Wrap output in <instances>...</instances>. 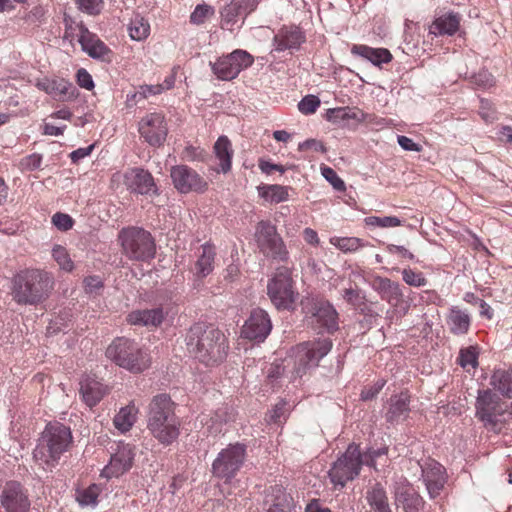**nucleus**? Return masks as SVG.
Listing matches in <instances>:
<instances>
[{
  "instance_id": "f257e3e1",
  "label": "nucleus",
  "mask_w": 512,
  "mask_h": 512,
  "mask_svg": "<svg viewBox=\"0 0 512 512\" xmlns=\"http://www.w3.org/2000/svg\"><path fill=\"white\" fill-rule=\"evenodd\" d=\"M187 350L207 366L222 362L228 351L225 335L213 326L194 324L186 335Z\"/></svg>"
},
{
  "instance_id": "f03ea898",
  "label": "nucleus",
  "mask_w": 512,
  "mask_h": 512,
  "mask_svg": "<svg viewBox=\"0 0 512 512\" xmlns=\"http://www.w3.org/2000/svg\"><path fill=\"white\" fill-rule=\"evenodd\" d=\"M168 394L155 395L148 406L147 429L162 445L172 444L180 434L181 421Z\"/></svg>"
},
{
  "instance_id": "7ed1b4c3",
  "label": "nucleus",
  "mask_w": 512,
  "mask_h": 512,
  "mask_svg": "<svg viewBox=\"0 0 512 512\" xmlns=\"http://www.w3.org/2000/svg\"><path fill=\"white\" fill-rule=\"evenodd\" d=\"M54 284L50 272L36 268L24 269L12 278V299L20 305H38L49 298Z\"/></svg>"
},
{
  "instance_id": "20e7f679",
  "label": "nucleus",
  "mask_w": 512,
  "mask_h": 512,
  "mask_svg": "<svg viewBox=\"0 0 512 512\" xmlns=\"http://www.w3.org/2000/svg\"><path fill=\"white\" fill-rule=\"evenodd\" d=\"M510 403L503 400L491 389L478 390L475 401V417L483 426L494 432H501L512 418Z\"/></svg>"
},
{
  "instance_id": "39448f33",
  "label": "nucleus",
  "mask_w": 512,
  "mask_h": 512,
  "mask_svg": "<svg viewBox=\"0 0 512 512\" xmlns=\"http://www.w3.org/2000/svg\"><path fill=\"white\" fill-rule=\"evenodd\" d=\"M72 443L70 428L55 422L49 423L41 434L34 449V459L41 464L54 466Z\"/></svg>"
},
{
  "instance_id": "423d86ee",
  "label": "nucleus",
  "mask_w": 512,
  "mask_h": 512,
  "mask_svg": "<svg viewBox=\"0 0 512 512\" xmlns=\"http://www.w3.org/2000/svg\"><path fill=\"white\" fill-rule=\"evenodd\" d=\"M106 356L118 366L133 373H140L149 367L147 353L138 344L126 338H118L106 349Z\"/></svg>"
},
{
  "instance_id": "0eeeda50",
  "label": "nucleus",
  "mask_w": 512,
  "mask_h": 512,
  "mask_svg": "<svg viewBox=\"0 0 512 512\" xmlns=\"http://www.w3.org/2000/svg\"><path fill=\"white\" fill-rule=\"evenodd\" d=\"M332 348L330 338L318 339L316 341L303 342L295 347L288 365L293 362V378H301L306 372L317 367L319 361L327 355Z\"/></svg>"
},
{
  "instance_id": "6e6552de",
  "label": "nucleus",
  "mask_w": 512,
  "mask_h": 512,
  "mask_svg": "<svg viewBox=\"0 0 512 512\" xmlns=\"http://www.w3.org/2000/svg\"><path fill=\"white\" fill-rule=\"evenodd\" d=\"M123 253L131 260L147 261L154 258L156 248L151 234L138 227L124 228L119 233Z\"/></svg>"
},
{
  "instance_id": "1a4fd4ad",
  "label": "nucleus",
  "mask_w": 512,
  "mask_h": 512,
  "mask_svg": "<svg viewBox=\"0 0 512 512\" xmlns=\"http://www.w3.org/2000/svg\"><path fill=\"white\" fill-rule=\"evenodd\" d=\"M305 321L319 333H333L338 329V313L331 303L323 300H307L302 303Z\"/></svg>"
},
{
  "instance_id": "9d476101",
  "label": "nucleus",
  "mask_w": 512,
  "mask_h": 512,
  "mask_svg": "<svg viewBox=\"0 0 512 512\" xmlns=\"http://www.w3.org/2000/svg\"><path fill=\"white\" fill-rule=\"evenodd\" d=\"M268 296L278 310L294 308L298 293L294 290L291 272L288 268H278L267 285Z\"/></svg>"
},
{
  "instance_id": "9b49d317",
  "label": "nucleus",
  "mask_w": 512,
  "mask_h": 512,
  "mask_svg": "<svg viewBox=\"0 0 512 512\" xmlns=\"http://www.w3.org/2000/svg\"><path fill=\"white\" fill-rule=\"evenodd\" d=\"M362 465L363 459L359 447L350 444L342 457L329 470L331 482L344 487L346 482L353 480L359 474Z\"/></svg>"
},
{
  "instance_id": "f8f14e48",
  "label": "nucleus",
  "mask_w": 512,
  "mask_h": 512,
  "mask_svg": "<svg viewBox=\"0 0 512 512\" xmlns=\"http://www.w3.org/2000/svg\"><path fill=\"white\" fill-rule=\"evenodd\" d=\"M246 459V446L244 444H230L222 449L212 464L213 474L222 479H232Z\"/></svg>"
},
{
  "instance_id": "ddd939ff",
  "label": "nucleus",
  "mask_w": 512,
  "mask_h": 512,
  "mask_svg": "<svg viewBox=\"0 0 512 512\" xmlns=\"http://www.w3.org/2000/svg\"><path fill=\"white\" fill-rule=\"evenodd\" d=\"M255 239L259 249L267 256L284 261L288 257V251L282 238L277 233L276 227L268 221L258 223L255 231Z\"/></svg>"
},
{
  "instance_id": "4468645a",
  "label": "nucleus",
  "mask_w": 512,
  "mask_h": 512,
  "mask_svg": "<svg viewBox=\"0 0 512 512\" xmlns=\"http://www.w3.org/2000/svg\"><path fill=\"white\" fill-rule=\"evenodd\" d=\"M253 57L244 50H235L211 63L214 74L220 80H232L243 70L253 64Z\"/></svg>"
},
{
  "instance_id": "2eb2a0df",
  "label": "nucleus",
  "mask_w": 512,
  "mask_h": 512,
  "mask_svg": "<svg viewBox=\"0 0 512 512\" xmlns=\"http://www.w3.org/2000/svg\"><path fill=\"white\" fill-rule=\"evenodd\" d=\"M170 176L178 192L202 193L207 190L208 183L195 170L186 165H177L171 168Z\"/></svg>"
},
{
  "instance_id": "dca6fc26",
  "label": "nucleus",
  "mask_w": 512,
  "mask_h": 512,
  "mask_svg": "<svg viewBox=\"0 0 512 512\" xmlns=\"http://www.w3.org/2000/svg\"><path fill=\"white\" fill-rule=\"evenodd\" d=\"M138 131L151 146H161L168 134L164 115L158 112L145 115L139 122Z\"/></svg>"
},
{
  "instance_id": "f3484780",
  "label": "nucleus",
  "mask_w": 512,
  "mask_h": 512,
  "mask_svg": "<svg viewBox=\"0 0 512 512\" xmlns=\"http://www.w3.org/2000/svg\"><path fill=\"white\" fill-rule=\"evenodd\" d=\"M272 323L268 313L260 308L254 309L241 329V336L254 342H263L270 334Z\"/></svg>"
},
{
  "instance_id": "a211bd4d",
  "label": "nucleus",
  "mask_w": 512,
  "mask_h": 512,
  "mask_svg": "<svg viewBox=\"0 0 512 512\" xmlns=\"http://www.w3.org/2000/svg\"><path fill=\"white\" fill-rule=\"evenodd\" d=\"M258 4V0H231L220 10L221 28L232 30L241 18L255 11Z\"/></svg>"
},
{
  "instance_id": "6ab92c4d",
  "label": "nucleus",
  "mask_w": 512,
  "mask_h": 512,
  "mask_svg": "<svg viewBox=\"0 0 512 512\" xmlns=\"http://www.w3.org/2000/svg\"><path fill=\"white\" fill-rule=\"evenodd\" d=\"M128 190L142 195H158V188L150 172L142 168L128 169L123 175Z\"/></svg>"
},
{
  "instance_id": "aec40b11",
  "label": "nucleus",
  "mask_w": 512,
  "mask_h": 512,
  "mask_svg": "<svg viewBox=\"0 0 512 512\" xmlns=\"http://www.w3.org/2000/svg\"><path fill=\"white\" fill-rule=\"evenodd\" d=\"M1 506L6 512H28L29 498L20 483L8 482L0 495Z\"/></svg>"
},
{
  "instance_id": "412c9836",
  "label": "nucleus",
  "mask_w": 512,
  "mask_h": 512,
  "mask_svg": "<svg viewBox=\"0 0 512 512\" xmlns=\"http://www.w3.org/2000/svg\"><path fill=\"white\" fill-rule=\"evenodd\" d=\"M134 452L129 444H118L111 454L110 462L102 470V475L111 478L119 477L130 470L133 465Z\"/></svg>"
},
{
  "instance_id": "4be33fe9",
  "label": "nucleus",
  "mask_w": 512,
  "mask_h": 512,
  "mask_svg": "<svg viewBox=\"0 0 512 512\" xmlns=\"http://www.w3.org/2000/svg\"><path fill=\"white\" fill-rule=\"evenodd\" d=\"M420 467L422 478L430 497H437L446 482L443 466L435 460L427 459Z\"/></svg>"
},
{
  "instance_id": "5701e85b",
  "label": "nucleus",
  "mask_w": 512,
  "mask_h": 512,
  "mask_svg": "<svg viewBox=\"0 0 512 512\" xmlns=\"http://www.w3.org/2000/svg\"><path fill=\"white\" fill-rule=\"evenodd\" d=\"M395 504L404 512H419L424 506V500L408 482L397 483L394 490Z\"/></svg>"
},
{
  "instance_id": "b1692460",
  "label": "nucleus",
  "mask_w": 512,
  "mask_h": 512,
  "mask_svg": "<svg viewBox=\"0 0 512 512\" xmlns=\"http://www.w3.org/2000/svg\"><path fill=\"white\" fill-rule=\"evenodd\" d=\"M37 87L59 101H71L78 96L75 85L63 78L44 79Z\"/></svg>"
},
{
  "instance_id": "393cba45",
  "label": "nucleus",
  "mask_w": 512,
  "mask_h": 512,
  "mask_svg": "<svg viewBox=\"0 0 512 512\" xmlns=\"http://www.w3.org/2000/svg\"><path fill=\"white\" fill-rule=\"evenodd\" d=\"M79 43L83 51L95 59H106L111 50L95 34L91 33L84 25L79 26Z\"/></svg>"
},
{
  "instance_id": "a878e982",
  "label": "nucleus",
  "mask_w": 512,
  "mask_h": 512,
  "mask_svg": "<svg viewBox=\"0 0 512 512\" xmlns=\"http://www.w3.org/2000/svg\"><path fill=\"white\" fill-rule=\"evenodd\" d=\"M410 396L407 392L392 395L388 401L386 420L391 424H398L404 421L410 412Z\"/></svg>"
},
{
  "instance_id": "bb28decb",
  "label": "nucleus",
  "mask_w": 512,
  "mask_h": 512,
  "mask_svg": "<svg viewBox=\"0 0 512 512\" xmlns=\"http://www.w3.org/2000/svg\"><path fill=\"white\" fill-rule=\"evenodd\" d=\"M374 288L380 294L381 298L392 306H398L403 301V292L399 283L389 278H376Z\"/></svg>"
},
{
  "instance_id": "cd10ccee",
  "label": "nucleus",
  "mask_w": 512,
  "mask_h": 512,
  "mask_svg": "<svg viewBox=\"0 0 512 512\" xmlns=\"http://www.w3.org/2000/svg\"><path fill=\"white\" fill-rule=\"evenodd\" d=\"M351 53L367 59L375 66H381L392 61V54L386 48H372L366 45H354Z\"/></svg>"
},
{
  "instance_id": "c85d7f7f",
  "label": "nucleus",
  "mask_w": 512,
  "mask_h": 512,
  "mask_svg": "<svg viewBox=\"0 0 512 512\" xmlns=\"http://www.w3.org/2000/svg\"><path fill=\"white\" fill-rule=\"evenodd\" d=\"M460 15L449 12L437 17L430 26V33L434 35H453L460 26Z\"/></svg>"
},
{
  "instance_id": "c756f323",
  "label": "nucleus",
  "mask_w": 512,
  "mask_h": 512,
  "mask_svg": "<svg viewBox=\"0 0 512 512\" xmlns=\"http://www.w3.org/2000/svg\"><path fill=\"white\" fill-rule=\"evenodd\" d=\"M106 390L101 383L89 377L81 380L80 394L83 401L89 406H95L105 395Z\"/></svg>"
},
{
  "instance_id": "7c9ffc66",
  "label": "nucleus",
  "mask_w": 512,
  "mask_h": 512,
  "mask_svg": "<svg viewBox=\"0 0 512 512\" xmlns=\"http://www.w3.org/2000/svg\"><path fill=\"white\" fill-rule=\"evenodd\" d=\"M127 320L132 325H143L156 327L164 320V312L162 308H154L150 310H137L131 312Z\"/></svg>"
},
{
  "instance_id": "2f4dec72",
  "label": "nucleus",
  "mask_w": 512,
  "mask_h": 512,
  "mask_svg": "<svg viewBox=\"0 0 512 512\" xmlns=\"http://www.w3.org/2000/svg\"><path fill=\"white\" fill-rule=\"evenodd\" d=\"M214 154L219 161L221 171L227 173L231 170L233 149L227 136H220L213 147Z\"/></svg>"
},
{
  "instance_id": "473e14b6",
  "label": "nucleus",
  "mask_w": 512,
  "mask_h": 512,
  "mask_svg": "<svg viewBox=\"0 0 512 512\" xmlns=\"http://www.w3.org/2000/svg\"><path fill=\"white\" fill-rule=\"evenodd\" d=\"M215 256V248L212 245L202 246V252L195 263V274L198 278H204L213 271Z\"/></svg>"
},
{
  "instance_id": "72a5a7b5",
  "label": "nucleus",
  "mask_w": 512,
  "mask_h": 512,
  "mask_svg": "<svg viewBox=\"0 0 512 512\" xmlns=\"http://www.w3.org/2000/svg\"><path fill=\"white\" fill-rule=\"evenodd\" d=\"M275 42L278 51L296 49L303 42L302 33L297 28L282 29L276 36Z\"/></svg>"
},
{
  "instance_id": "f704fd0d",
  "label": "nucleus",
  "mask_w": 512,
  "mask_h": 512,
  "mask_svg": "<svg viewBox=\"0 0 512 512\" xmlns=\"http://www.w3.org/2000/svg\"><path fill=\"white\" fill-rule=\"evenodd\" d=\"M447 324L453 334H465L470 326V317L465 311L453 307L448 314Z\"/></svg>"
},
{
  "instance_id": "c9c22d12",
  "label": "nucleus",
  "mask_w": 512,
  "mask_h": 512,
  "mask_svg": "<svg viewBox=\"0 0 512 512\" xmlns=\"http://www.w3.org/2000/svg\"><path fill=\"white\" fill-rule=\"evenodd\" d=\"M366 500L370 506L371 512H392L385 490L376 485L367 492Z\"/></svg>"
},
{
  "instance_id": "e433bc0d",
  "label": "nucleus",
  "mask_w": 512,
  "mask_h": 512,
  "mask_svg": "<svg viewBox=\"0 0 512 512\" xmlns=\"http://www.w3.org/2000/svg\"><path fill=\"white\" fill-rule=\"evenodd\" d=\"M138 409L135 405H127L115 415L113 423L116 429L124 433L129 431L136 422Z\"/></svg>"
},
{
  "instance_id": "4c0bfd02",
  "label": "nucleus",
  "mask_w": 512,
  "mask_h": 512,
  "mask_svg": "<svg viewBox=\"0 0 512 512\" xmlns=\"http://www.w3.org/2000/svg\"><path fill=\"white\" fill-rule=\"evenodd\" d=\"M128 31L132 40L142 41L150 34V24L142 16L136 15L131 19Z\"/></svg>"
},
{
  "instance_id": "58836bf2",
  "label": "nucleus",
  "mask_w": 512,
  "mask_h": 512,
  "mask_svg": "<svg viewBox=\"0 0 512 512\" xmlns=\"http://www.w3.org/2000/svg\"><path fill=\"white\" fill-rule=\"evenodd\" d=\"M330 242L345 253L357 251L364 246L363 240L357 237H334Z\"/></svg>"
},
{
  "instance_id": "ea45409f",
  "label": "nucleus",
  "mask_w": 512,
  "mask_h": 512,
  "mask_svg": "<svg viewBox=\"0 0 512 512\" xmlns=\"http://www.w3.org/2000/svg\"><path fill=\"white\" fill-rule=\"evenodd\" d=\"M459 365L469 371V368L475 369L478 366V351L475 346L462 348L458 357Z\"/></svg>"
},
{
  "instance_id": "a19ab883",
  "label": "nucleus",
  "mask_w": 512,
  "mask_h": 512,
  "mask_svg": "<svg viewBox=\"0 0 512 512\" xmlns=\"http://www.w3.org/2000/svg\"><path fill=\"white\" fill-rule=\"evenodd\" d=\"M52 256L62 270L67 272L73 270L74 263L63 246L55 245L52 249Z\"/></svg>"
},
{
  "instance_id": "79ce46f5",
  "label": "nucleus",
  "mask_w": 512,
  "mask_h": 512,
  "mask_svg": "<svg viewBox=\"0 0 512 512\" xmlns=\"http://www.w3.org/2000/svg\"><path fill=\"white\" fill-rule=\"evenodd\" d=\"M215 14V9L208 4H199L190 15V22L196 25L203 24Z\"/></svg>"
},
{
  "instance_id": "37998d69",
  "label": "nucleus",
  "mask_w": 512,
  "mask_h": 512,
  "mask_svg": "<svg viewBox=\"0 0 512 512\" xmlns=\"http://www.w3.org/2000/svg\"><path fill=\"white\" fill-rule=\"evenodd\" d=\"M365 223L368 226L387 228V227L400 226L401 220L395 216H385V217L370 216V217L365 218Z\"/></svg>"
},
{
  "instance_id": "c03bdc74",
  "label": "nucleus",
  "mask_w": 512,
  "mask_h": 512,
  "mask_svg": "<svg viewBox=\"0 0 512 512\" xmlns=\"http://www.w3.org/2000/svg\"><path fill=\"white\" fill-rule=\"evenodd\" d=\"M78 9L89 15H98L101 13L104 1L103 0H74Z\"/></svg>"
},
{
  "instance_id": "a18cd8bd",
  "label": "nucleus",
  "mask_w": 512,
  "mask_h": 512,
  "mask_svg": "<svg viewBox=\"0 0 512 512\" xmlns=\"http://www.w3.org/2000/svg\"><path fill=\"white\" fill-rule=\"evenodd\" d=\"M99 496V488L97 485H91L87 489L80 492L77 500L81 506L95 505Z\"/></svg>"
},
{
  "instance_id": "49530a36",
  "label": "nucleus",
  "mask_w": 512,
  "mask_h": 512,
  "mask_svg": "<svg viewBox=\"0 0 512 512\" xmlns=\"http://www.w3.org/2000/svg\"><path fill=\"white\" fill-rule=\"evenodd\" d=\"M402 276L405 283L413 287H422L427 284V279L421 272H415L410 268L404 269Z\"/></svg>"
},
{
  "instance_id": "de8ad7c7",
  "label": "nucleus",
  "mask_w": 512,
  "mask_h": 512,
  "mask_svg": "<svg viewBox=\"0 0 512 512\" xmlns=\"http://www.w3.org/2000/svg\"><path fill=\"white\" fill-rule=\"evenodd\" d=\"M322 176L333 186L337 191H344L346 189L344 181L337 175V173L328 166L321 167Z\"/></svg>"
},
{
  "instance_id": "09e8293b",
  "label": "nucleus",
  "mask_w": 512,
  "mask_h": 512,
  "mask_svg": "<svg viewBox=\"0 0 512 512\" xmlns=\"http://www.w3.org/2000/svg\"><path fill=\"white\" fill-rule=\"evenodd\" d=\"M265 197L270 198L272 202L279 203L287 200V189L280 185H270L263 194Z\"/></svg>"
},
{
  "instance_id": "8fccbe9b",
  "label": "nucleus",
  "mask_w": 512,
  "mask_h": 512,
  "mask_svg": "<svg viewBox=\"0 0 512 512\" xmlns=\"http://www.w3.org/2000/svg\"><path fill=\"white\" fill-rule=\"evenodd\" d=\"M471 83L480 88L487 89L494 85V77L487 70H481L479 73L471 76Z\"/></svg>"
},
{
  "instance_id": "3c124183",
  "label": "nucleus",
  "mask_w": 512,
  "mask_h": 512,
  "mask_svg": "<svg viewBox=\"0 0 512 512\" xmlns=\"http://www.w3.org/2000/svg\"><path fill=\"white\" fill-rule=\"evenodd\" d=\"M320 106V100L317 96L307 95L298 104V109L303 114H312Z\"/></svg>"
},
{
  "instance_id": "603ef678",
  "label": "nucleus",
  "mask_w": 512,
  "mask_h": 512,
  "mask_svg": "<svg viewBox=\"0 0 512 512\" xmlns=\"http://www.w3.org/2000/svg\"><path fill=\"white\" fill-rule=\"evenodd\" d=\"M163 91V85L157 84V85H143L140 86L139 90L135 92L131 98L135 101H139L141 99H145L150 95H157L160 94Z\"/></svg>"
},
{
  "instance_id": "864d4df0",
  "label": "nucleus",
  "mask_w": 512,
  "mask_h": 512,
  "mask_svg": "<svg viewBox=\"0 0 512 512\" xmlns=\"http://www.w3.org/2000/svg\"><path fill=\"white\" fill-rule=\"evenodd\" d=\"M331 114H333L335 118L342 119V120H345V119H355V120H358V121H363L364 117H365L363 112H361V111H354V110H351L349 108L334 109V110L331 111Z\"/></svg>"
},
{
  "instance_id": "5fc2aeb1",
  "label": "nucleus",
  "mask_w": 512,
  "mask_h": 512,
  "mask_svg": "<svg viewBox=\"0 0 512 512\" xmlns=\"http://www.w3.org/2000/svg\"><path fill=\"white\" fill-rule=\"evenodd\" d=\"M41 162L42 156L40 154L34 153L21 159L20 168L23 171H33L40 167Z\"/></svg>"
},
{
  "instance_id": "6e6d98bb",
  "label": "nucleus",
  "mask_w": 512,
  "mask_h": 512,
  "mask_svg": "<svg viewBox=\"0 0 512 512\" xmlns=\"http://www.w3.org/2000/svg\"><path fill=\"white\" fill-rule=\"evenodd\" d=\"M52 223L62 231H67L73 226V219L68 215L58 212L52 216Z\"/></svg>"
},
{
  "instance_id": "4d7b16f0",
  "label": "nucleus",
  "mask_w": 512,
  "mask_h": 512,
  "mask_svg": "<svg viewBox=\"0 0 512 512\" xmlns=\"http://www.w3.org/2000/svg\"><path fill=\"white\" fill-rule=\"evenodd\" d=\"M387 452L388 448L386 447L369 450L367 453L362 455L363 464L376 468V460L382 456L387 455Z\"/></svg>"
},
{
  "instance_id": "13d9d810",
  "label": "nucleus",
  "mask_w": 512,
  "mask_h": 512,
  "mask_svg": "<svg viewBox=\"0 0 512 512\" xmlns=\"http://www.w3.org/2000/svg\"><path fill=\"white\" fill-rule=\"evenodd\" d=\"M385 384V380H378L374 385L365 387L361 392V399L363 401L372 400L379 394V392L383 389Z\"/></svg>"
},
{
  "instance_id": "bf43d9fd",
  "label": "nucleus",
  "mask_w": 512,
  "mask_h": 512,
  "mask_svg": "<svg viewBox=\"0 0 512 512\" xmlns=\"http://www.w3.org/2000/svg\"><path fill=\"white\" fill-rule=\"evenodd\" d=\"M479 114L486 122H492L496 118L495 110L491 102L486 99L480 100Z\"/></svg>"
},
{
  "instance_id": "052dcab7",
  "label": "nucleus",
  "mask_w": 512,
  "mask_h": 512,
  "mask_svg": "<svg viewBox=\"0 0 512 512\" xmlns=\"http://www.w3.org/2000/svg\"><path fill=\"white\" fill-rule=\"evenodd\" d=\"M85 291L89 294H96L103 288V282L99 276H89L83 281Z\"/></svg>"
},
{
  "instance_id": "680f3d73",
  "label": "nucleus",
  "mask_w": 512,
  "mask_h": 512,
  "mask_svg": "<svg viewBox=\"0 0 512 512\" xmlns=\"http://www.w3.org/2000/svg\"><path fill=\"white\" fill-rule=\"evenodd\" d=\"M77 83L80 87L85 88L87 90H92L94 88V82L91 75L84 68H80L76 74Z\"/></svg>"
},
{
  "instance_id": "e2e57ef3",
  "label": "nucleus",
  "mask_w": 512,
  "mask_h": 512,
  "mask_svg": "<svg viewBox=\"0 0 512 512\" xmlns=\"http://www.w3.org/2000/svg\"><path fill=\"white\" fill-rule=\"evenodd\" d=\"M343 298L352 305H360L363 297L358 289L346 288L343 290Z\"/></svg>"
},
{
  "instance_id": "0e129e2a",
  "label": "nucleus",
  "mask_w": 512,
  "mask_h": 512,
  "mask_svg": "<svg viewBox=\"0 0 512 512\" xmlns=\"http://www.w3.org/2000/svg\"><path fill=\"white\" fill-rule=\"evenodd\" d=\"M308 149H312L314 151H319L322 153L326 152V147L324 146V144L316 139H308L304 142L299 143L298 150L304 151Z\"/></svg>"
},
{
  "instance_id": "69168bd1",
  "label": "nucleus",
  "mask_w": 512,
  "mask_h": 512,
  "mask_svg": "<svg viewBox=\"0 0 512 512\" xmlns=\"http://www.w3.org/2000/svg\"><path fill=\"white\" fill-rule=\"evenodd\" d=\"M397 142L400 147L406 151L420 152L422 149L421 145L415 143L411 138L407 136H398Z\"/></svg>"
},
{
  "instance_id": "338daca9",
  "label": "nucleus",
  "mask_w": 512,
  "mask_h": 512,
  "mask_svg": "<svg viewBox=\"0 0 512 512\" xmlns=\"http://www.w3.org/2000/svg\"><path fill=\"white\" fill-rule=\"evenodd\" d=\"M285 366L281 363H273L267 371V378L273 383L284 375Z\"/></svg>"
},
{
  "instance_id": "774afa93",
  "label": "nucleus",
  "mask_w": 512,
  "mask_h": 512,
  "mask_svg": "<svg viewBox=\"0 0 512 512\" xmlns=\"http://www.w3.org/2000/svg\"><path fill=\"white\" fill-rule=\"evenodd\" d=\"M285 405H286V403H284V402H280V403L276 404L274 409L270 413L269 421H271L273 423H280L281 419L285 415Z\"/></svg>"
}]
</instances>
